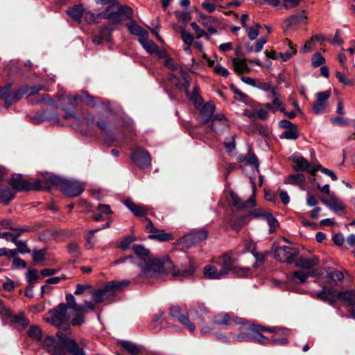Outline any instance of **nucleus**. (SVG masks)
Listing matches in <instances>:
<instances>
[{"mask_svg": "<svg viewBox=\"0 0 355 355\" xmlns=\"http://www.w3.org/2000/svg\"><path fill=\"white\" fill-rule=\"evenodd\" d=\"M24 94H26V98L31 104L46 103L52 107L55 105L60 107L67 112L64 116L65 119L74 118L75 114L73 110L78 109L83 105L91 107H97L101 110L100 112H103L107 115L112 114L109 102H102L98 98L89 95L86 91L71 96L61 90L57 94L55 99H52L49 94H40L39 90H14L12 93L7 92L6 105L9 106L20 100Z\"/></svg>", "mask_w": 355, "mask_h": 355, "instance_id": "f257e3e1", "label": "nucleus"}, {"mask_svg": "<svg viewBox=\"0 0 355 355\" xmlns=\"http://www.w3.org/2000/svg\"><path fill=\"white\" fill-rule=\"evenodd\" d=\"M132 249L135 254L136 263L133 265L141 268L138 277L140 278L157 277L163 273H171L173 276L184 278L191 276L195 268L191 261L186 268H175L173 262L168 258L152 259L150 251L144 245L134 244Z\"/></svg>", "mask_w": 355, "mask_h": 355, "instance_id": "f03ea898", "label": "nucleus"}, {"mask_svg": "<svg viewBox=\"0 0 355 355\" xmlns=\"http://www.w3.org/2000/svg\"><path fill=\"white\" fill-rule=\"evenodd\" d=\"M70 334L60 329L56 333V337L50 336L44 339L43 348L50 355H84L83 349L78 347L74 339L69 336Z\"/></svg>", "mask_w": 355, "mask_h": 355, "instance_id": "7ed1b4c3", "label": "nucleus"}, {"mask_svg": "<svg viewBox=\"0 0 355 355\" xmlns=\"http://www.w3.org/2000/svg\"><path fill=\"white\" fill-rule=\"evenodd\" d=\"M212 263L220 268L221 274L226 278L230 273L239 277H243L248 275L249 268L241 267L238 265L237 259L232 257V253L229 252L218 256L212 259Z\"/></svg>", "mask_w": 355, "mask_h": 355, "instance_id": "20e7f679", "label": "nucleus"}, {"mask_svg": "<svg viewBox=\"0 0 355 355\" xmlns=\"http://www.w3.org/2000/svg\"><path fill=\"white\" fill-rule=\"evenodd\" d=\"M49 316L45 318V321L52 325L60 328L62 327L64 333L71 334L69 321L71 315L69 312V307L64 303H60L53 309H50L48 313Z\"/></svg>", "mask_w": 355, "mask_h": 355, "instance_id": "39448f33", "label": "nucleus"}, {"mask_svg": "<svg viewBox=\"0 0 355 355\" xmlns=\"http://www.w3.org/2000/svg\"><path fill=\"white\" fill-rule=\"evenodd\" d=\"M189 102L198 110L199 116L203 123H208L214 116L215 105L211 102L204 103V99L198 90H184Z\"/></svg>", "mask_w": 355, "mask_h": 355, "instance_id": "423d86ee", "label": "nucleus"}, {"mask_svg": "<svg viewBox=\"0 0 355 355\" xmlns=\"http://www.w3.org/2000/svg\"><path fill=\"white\" fill-rule=\"evenodd\" d=\"M250 341L261 345H268V337L263 335L264 332L286 333V331L279 329L277 327H266L258 324H248Z\"/></svg>", "mask_w": 355, "mask_h": 355, "instance_id": "0eeeda50", "label": "nucleus"}, {"mask_svg": "<svg viewBox=\"0 0 355 355\" xmlns=\"http://www.w3.org/2000/svg\"><path fill=\"white\" fill-rule=\"evenodd\" d=\"M207 236L208 231L206 229L201 228L194 230L191 232L180 238L179 239V243L188 248L205 240Z\"/></svg>", "mask_w": 355, "mask_h": 355, "instance_id": "6e6552de", "label": "nucleus"}, {"mask_svg": "<svg viewBox=\"0 0 355 355\" xmlns=\"http://www.w3.org/2000/svg\"><path fill=\"white\" fill-rule=\"evenodd\" d=\"M63 178L55 175H46L43 179L33 183V190H50L53 187L60 189Z\"/></svg>", "mask_w": 355, "mask_h": 355, "instance_id": "1a4fd4ad", "label": "nucleus"}, {"mask_svg": "<svg viewBox=\"0 0 355 355\" xmlns=\"http://www.w3.org/2000/svg\"><path fill=\"white\" fill-rule=\"evenodd\" d=\"M144 221L146 223V230L150 233L148 235V238L150 239L165 242L171 241L174 239L173 234L166 233L164 230L156 228L149 218H145Z\"/></svg>", "mask_w": 355, "mask_h": 355, "instance_id": "9d476101", "label": "nucleus"}, {"mask_svg": "<svg viewBox=\"0 0 355 355\" xmlns=\"http://www.w3.org/2000/svg\"><path fill=\"white\" fill-rule=\"evenodd\" d=\"M60 190L68 196L76 197L83 192L84 186L78 181L63 179Z\"/></svg>", "mask_w": 355, "mask_h": 355, "instance_id": "9b49d317", "label": "nucleus"}, {"mask_svg": "<svg viewBox=\"0 0 355 355\" xmlns=\"http://www.w3.org/2000/svg\"><path fill=\"white\" fill-rule=\"evenodd\" d=\"M298 254L299 250L297 249L283 245L275 249V257L280 262L291 263L295 261L294 259L297 257Z\"/></svg>", "mask_w": 355, "mask_h": 355, "instance_id": "f8f14e48", "label": "nucleus"}, {"mask_svg": "<svg viewBox=\"0 0 355 355\" xmlns=\"http://www.w3.org/2000/svg\"><path fill=\"white\" fill-rule=\"evenodd\" d=\"M130 159L141 168H148L151 164V156L150 153L141 148L134 150L131 153Z\"/></svg>", "mask_w": 355, "mask_h": 355, "instance_id": "ddd939ff", "label": "nucleus"}, {"mask_svg": "<svg viewBox=\"0 0 355 355\" xmlns=\"http://www.w3.org/2000/svg\"><path fill=\"white\" fill-rule=\"evenodd\" d=\"M245 319L230 316L227 313H220L213 318V322L217 325L234 327L244 324Z\"/></svg>", "mask_w": 355, "mask_h": 355, "instance_id": "4468645a", "label": "nucleus"}, {"mask_svg": "<svg viewBox=\"0 0 355 355\" xmlns=\"http://www.w3.org/2000/svg\"><path fill=\"white\" fill-rule=\"evenodd\" d=\"M169 315L172 319L187 326L191 332L195 331V325L190 322L188 315L182 314V309L180 306H171L169 308Z\"/></svg>", "mask_w": 355, "mask_h": 355, "instance_id": "2eb2a0df", "label": "nucleus"}, {"mask_svg": "<svg viewBox=\"0 0 355 355\" xmlns=\"http://www.w3.org/2000/svg\"><path fill=\"white\" fill-rule=\"evenodd\" d=\"M114 295L115 292L109 282L101 289H93L92 296L94 302L98 304L112 299L114 297Z\"/></svg>", "mask_w": 355, "mask_h": 355, "instance_id": "dca6fc26", "label": "nucleus"}, {"mask_svg": "<svg viewBox=\"0 0 355 355\" xmlns=\"http://www.w3.org/2000/svg\"><path fill=\"white\" fill-rule=\"evenodd\" d=\"M295 163L293 168L295 171H307L314 175L319 169V166L311 164L303 157L295 156L293 158Z\"/></svg>", "mask_w": 355, "mask_h": 355, "instance_id": "f3484780", "label": "nucleus"}, {"mask_svg": "<svg viewBox=\"0 0 355 355\" xmlns=\"http://www.w3.org/2000/svg\"><path fill=\"white\" fill-rule=\"evenodd\" d=\"M229 121L223 114H216L213 116L211 128L214 132L220 134L229 129Z\"/></svg>", "mask_w": 355, "mask_h": 355, "instance_id": "a211bd4d", "label": "nucleus"}, {"mask_svg": "<svg viewBox=\"0 0 355 355\" xmlns=\"http://www.w3.org/2000/svg\"><path fill=\"white\" fill-rule=\"evenodd\" d=\"M331 94L329 91L318 92L316 94V101L313 104L312 110L314 114H319L324 112L327 106V101Z\"/></svg>", "mask_w": 355, "mask_h": 355, "instance_id": "6ab92c4d", "label": "nucleus"}, {"mask_svg": "<svg viewBox=\"0 0 355 355\" xmlns=\"http://www.w3.org/2000/svg\"><path fill=\"white\" fill-rule=\"evenodd\" d=\"M294 261L295 266L298 268L308 270V271H314L313 268L319 264V258L316 256L310 257L300 256L297 257Z\"/></svg>", "mask_w": 355, "mask_h": 355, "instance_id": "aec40b11", "label": "nucleus"}, {"mask_svg": "<svg viewBox=\"0 0 355 355\" xmlns=\"http://www.w3.org/2000/svg\"><path fill=\"white\" fill-rule=\"evenodd\" d=\"M123 204L128 210H130L132 214L137 217H143L146 216L148 211V209L146 206L137 204L130 198L124 200Z\"/></svg>", "mask_w": 355, "mask_h": 355, "instance_id": "412c9836", "label": "nucleus"}, {"mask_svg": "<svg viewBox=\"0 0 355 355\" xmlns=\"http://www.w3.org/2000/svg\"><path fill=\"white\" fill-rule=\"evenodd\" d=\"M336 291L327 286H323L322 289L315 294V297L330 305H334L336 302Z\"/></svg>", "mask_w": 355, "mask_h": 355, "instance_id": "4be33fe9", "label": "nucleus"}, {"mask_svg": "<svg viewBox=\"0 0 355 355\" xmlns=\"http://www.w3.org/2000/svg\"><path fill=\"white\" fill-rule=\"evenodd\" d=\"M230 202L232 205L237 209L252 208L255 206L254 196L243 201L236 193H232L230 194Z\"/></svg>", "mask_w": 355, "mask_h": 355, "instance_id": "5701e85b", "label": "nucleus"}, {"mask_svg": "<svg viewBox=\"0 0 355 355\" xmlns=\"http://www.w3.org/2000/svg\"><path fill=\"white\" fill-rule=\"evenodd\" d=\"M10 186L18 191L33 190V184H30L28 181L23 179L21 175H14L10 180Z\"/></svg>", "mask_w": 355, "mask_h": 355, "instance_id": "b1692460", "label": "nucleus"}, {"mask_svg": "<svg viewBox=\"0 0 355 355\" xmlns=\"http://www.w3.org/2000/svg\"><path fill=\"white\" fill-rule=\"evenodd\" d=\"M306 19V15L304 10L302 12L291 15L290 17L284 21L282 26L284 28H295L300 24H304Z\"/></svg>", "mask_w": 355, "mask_h": 355, "instance_id": "393cba45", "label": "nucleus"}, {"mask_svg": "<svg viewBox=\"0 0 355 355\" xmlns=\"http://www.w3.org/2000/svg\"><path fill=\"white\" fill-rule=\"evenodd\" d=\"M315 276V271L297 270L291 272L288 279L297 284H302L306 282L309 277Z\"/></svg>", "mask_w": 355, "mask_h": 355, "instance_id": "a878e982", "label": "nucleus"}, {"mask_svg": "<svg viewBox=\"0 0 355 355\" xmlns=\"http://www.w3.org/2000/svg\"><path fill=\"white\" fill-rule=\"evenodd\" d=\"M279 329L285 330L286 333L282 334L280 332H271L273 335L271 337H268V345L272 344L275 345H286L288 344V336L290 334V330L286 328L277 327Z\"/></svg>", "mask_w": 355, "mask_h": 355, "instance_id": "bb28decb", "label": "nucleus"}, {"mask_svg": "<svg viewBox=\"0 0 355 355\" xmlns=\"http://www.w3.org/2000/svg\"><path fill=\"white\" fill-rule=\"evenodd\" d=\"M198 21L202 26L207 29V33L209 34V36L210 35L216 33L217 30L214 27V24L217 22V21L214 17L210 16L201 15L199 17Z\"/></svg>", "mask_w": 355, "mask_h": 355, "instance_id": "cd10ccee", "label": "nucleus"}, {"mask_svg": "<svg viewBox=\"0 0 355 355\" xmlns=\"http://www.w3.org/2000/svg\"><path fill=\"white\" fill-rule=\"evenodd\" d=\"M240 325L241 327H236L237 326L233 327L235 331H239L241 333L238 334H232V340L237 342L250 341L248 324L246 323V321L245 320L244 324Z\"/></svg>", "mask_w": 355, "mask_h": 355, "instance_id": "c85d7f7f", "label": "nucleus"}, {"mask_svg": "<svg viewBox=\"0 0 355 355\" xmlns=\"http://www.w3.org/2000/svg\"><path fill=\"white\" fill-rule=\"evenodd\" d=\"M112 30L108 27H102L99 31L94 35L92 41L95 44H101L103 42H110Z\"/></svg>", "mask_w": 355, "mask_h": 355, "instance_id": "c756f323", "label": "nucleus"}, {"mask_svg": "<svg viewBox=\"0 0 355 355\" xmlns=\"http://www.w3.org/2000/svg\"><path fill=\"white\" fill-rule=\"evenodd\" d=\"M203 273L206 278L210 279H220L225 278L223 274H221L220 270H218L217 267L213 265L205 266Z\"/></svg>", "mask_w": 355, "mask_h": 355, "instance_id": "7c9ffc66", "label": "nucleus"}, {"mask_svg": "<svg viewBox=\"0 0 355 355\" xmlns=\"http://www.w3.org/2000/svg\"><path fill=\"white\" fill-rule=\"evenodd\" d=\"M272 97L273 98L272 103H268L265 105V107L272 110V112H275L277 110L283 111L284 108L282 107V100L280 98L279 95H277L275 90H270Z\"/></svg>", "mask_w": 355, "mask_h": 355, "instance_id": "2f4dec72", "label": "nucleus"}, {"mask_svg": "<svg viewBox=\"0 0 355 355\" xmlns=\"http://www.w3.org/2000/svg\"><path fill=\"white\" fill-rule=\"evenodd\" d=\"M139 42L142 45L144 49L149 53H154L157 50V45L153 41L148 39V33L146 34L142 37L138 39Z\"/></svg>", "mask_w": 355, "mask_h": 355, "instance_id": "473e14b6", "label": "nucleus"}, {"mask_svg": "<svg viewBox=\"0 0 355 355\" xmlns=\"http://www.w3.org/2000/svg\"><path fill=\"white\" fill-rule=\"evenodd\" d=\"M67 12L75 21L80 24L83 15L84 9L81 5H75L69 8Z\"/></svg>", "mask_w": 355, "mask_h": 355, "instance_id": "72a5a7b5", "label": "nucleus"}, {"mask_svg": "<svg viewBox=\"0 0 355 355\" xmlns=\"http://www.w3.org/2000/svg\"><path fill=\"white\" fill-rule=\"evenodd\" d=\"M121 17L120 10L118 7L116 10L110 8L103 13V17L104 19L112 21L115 24H118L121 21Z\"/></svg>", "mask_w": 355, "mask_h": 355, "instance_id": "f704fd0d", "label": "nucleus"}, {"mask_svg": "<svg viewBox=\"0 0 355 355\" xmlns=\"http://www.w3.org/2000/svg\"><path fill=\"white\" fill-rule=\"evenodd\" d=\"M337 297L339 300L345 302L349 306H355V291L354 290L340 292L338 294Z\"/></svg>", "mask_w": 355, "mask_h": 355, "instance_id": "c9c22d12", "label": "nucleus"}, {"mask_svg": "<svg viewBox=\"0 0 355 355\" xmlns=\"http://www.w3.org/2000/svg\"><path fill=\"white\" fill-rule=\"evenodd\" d=\"M232 65L234 71L237 73H243L250 71V68L244 59L234 58Z\"/></svg>", "mask_w": 355, "mask_h": 355, "instance_id": "e433bc0d", "label": "nucleus"}, {"mask_svg": "<svg viewBox=\"0 0 355 355\" xmlns=\"http://www.w3.org/2000/svg\"><path fill=\"white\" fill-rule=\"evenodd\" d=\"M126 26L130 33L137 35L139 38L148 33L145 29L137 25L135 21H132L130 23L127 24Z\"/></svg>", "mask_w": 355, "mask_h": 355, "instance_id": "4c0bfd02", "label": "nucleus"}, {"mask_svg": "<svg viewBox=\"0 0 355 355\" xmlns=\"http://www.w3.org/2000/svg\"><path fill=\"white\" fill-rule=\"evenodd\" d=\"M285 42L287 43L289 50L285 53H279V58H281L284 62L289 60L293 55L297 53L296 46L288 39H286Z\"/></svg>", "mask_w": 355, "mask_h": 355, "instance_id": "58836bf2", "label": "nucleus"}, {"mask_svg": "<svg viewBox=\"0 0 355 355\" xmlns=\"http://www.w3.org/2000/svg\"><path fill=\"white\" fill-rule=\"evenodd\" d=\"M329 208L338 214H340L345 208V204L335 196H331V202Z\"/></svg>", "mask_w": 355, "mask_h": 355, "instance_id": "ea45409f", "label": "nucleus"}, {"mask_svg": "<svg viewBox=\"0 0 355 355\" xmlns=\"http://www.w3.org/2000/svg\"><path fill=\"white\" fill-rule=\"evenodd\" d=\"M135 241H136V238L134 236H126L120 241L117 242L116 247L119 249H121L123 251L128 250V249H130L131 244Z\"/></svg>", "mask_w": 355, "mask_h": 355, "instance_id": "a19ab883", "label": "nucleus"}, {"mask_svg": "<svg viewBox=\"0 0 355 355\" xmlns=\"http://www.w3.org/2000/svg\"><path fill=\"white\" fill-rule=\"evenodd\" d=\"M300 133L297 125L288 130H285L281 135L280 138L289 140H295L299 137Z\"/></svg>", "mask_w": 355, "mask_h": 355, "instance_id": "79ce46f5", "label": "nucleus"}, {"mask_svg": "<svg viewBox=\"0 0 355 355\" xmlns=\"http://www.w3.org/2000/svg\"><path fill=\"white\" fill-rule=\"evenodd\" d=\"M121 346L128 352L131 355H137L139 353V347L134 343L127 341L121 340L120 342Z\"/></svg>", "mask_w": 355, "mask_h": 355, "instance_id": "37998d69", "label": "nucleus"}, {"mask_svg": "<svg viewBox=\"0 0 355 355\" xmlns=\"http://www.w3.org/2000/svg\"><path fill=\"white\" fill-rule=\"evenodd\" d=\"M18 230H17L18 232L16 234H11L10 232H3L2 233V238L7 240V241H10L12 242H15L17 239L23 233V232H28V231H31V229L28 227V228H21V229H18Z\"/></svg>", "mask_w": 355, "mask_h": 355, "instance_id": "c03bdc74", "label": "nucleus"}, {"mask_svg": "<svg viewBox=\"0 0 355 355\" xmlns=\"http://www.w3.org/2000/svg\"><path fill=\"white\" fill-rule=\"evenodd\" d=\"M13 198V194L7 187H0V202L8 203Z\"/></svg>", "mask_w": 355, "mask_h": 355, "instance_id": "a18cd8bd", "label": "nucleus"}, {"mask_svg": "<svg viewBox=\"0 0 355 355\" xmlns=\"http://www.w3.org/2000/svg\"><path fill=\"white\" fill-rule=\"evenodd\" d=\"M180 33L181 35V37L184 42V43L188 46H190L193 42V35L187 31L185 28L184 27H179Z\"/></svg>", "mask_w": 355, "mask_h": 355, "instance_id": "49530a36", "label": "nucleus"}, {"mask_svg": "<svg viewBox=\"0 0 355 355\" xmlns=\"http://www.w3.org/2000/svg\"><path fill=\"white\" fill-rule=\"evenodd\" d=\"M27 334L30 338L36 340H40L42 338V330L38 326H31Z\"/></svg>", "mask_w": 355, "mask_h": 355, "instance_id": "de8ad7c7", "label": "nucleus"}, {"mask_svg": "<svg viewBox=\"0 0 355 355\" xmlns=\"http://www.w3.org/2000/svg\"><path fill=\"white\" fill-rule=\"evenodd\" d=\"M305 176L302 173L291 175L285 181L286 184H302L305 182Z\"/></svg>", "mask_w": 355, "mask_h": 355, "instance_id": "09e8293b", "label": "nucleus"}, {"mask_svg": "<svg viewBox=\"0 0 355 355\" xmlns=\"http://www.w3.org/2000/svg\"><path fill=\"white\" fill-rule=\"evenodd\" d=\"M93 288L90 284H76V289L74 291V294L76 295H82L85 293H87L92 295Z\"/></svg>", "mask_w": 355, "mask_h": 355, "instance_id": "8fccbe9b", "label": "nucleus"}, {"mask_svg": "<svg viewBox=\"0 0 355 355\" xmlns=\"http://www.w3.org/2000/svg\"><path fill=\"white\" fill-rule=\"evenodd\" d=\"M327 277L330 281H339L341 282L344 279V275L342 272L337 270L331 269L327 270Z\"/></svg>", "mask_w": 355, "mask_h": 355, "instance_id": "3c124183", "label": "nucleus"}, {"mask_svg": "<svg viewBox=\"0 0 355 355\" xmlns=\"http://www.w3.org/2000/svg\"><path fill=\"white\" fill-rule=\"evenodd\" d=\"M46 254V250L45 249L34 250L33 252V260L35 263H39L44 260Z\"/></svg>", "mask_w": 355, "mask_h": 355, "instance_id": "603ef678", "label": "nucleus"}, {"mask_svg": "<svg viewBox=\"0 0 355 355\" xmlns=\"http://www.w3.org/2000/svg\"><path fill=\"white\" fill-rule=\"evenodd\" d=\"M265 218L270 226V232H273L279 225L277 220L270 212L266 214Z\"/></svg>", "mask_w": 355, "mask_h": 355, "instance_id": "864d4df0", "label": "nucleus"}, {"mask_svg": "<svg viewBox=\"0 0 355 355\" xmlns=\"http://www.w3.org/2000/svg\"><path fill=\"white\" fill-rule=\"evenodd\" d=\"M191 26L195 31V33H196L197 38H200L202 37H205L207 40H210V36L209 35V34L207 32H205V31H203L202 29H201L197 23H196V22L191 23Z\"/></svg>", "mask_w": 355, "mask_h": 355, "instance_id": "5fc2aeb1", "label": "nucleus"}, {"mask_svg": "<svg viewBox=\"0 0 355 355\" xmlns=\"http://www.w3.org/2000/svg\"><path fill=\"white\" fill-rule=\"evenodd\" d=\"M234 101H241L243 103L248 105L250 102V98L243 93L241 90H234Z\"/></svg>", "mask_w": 355, "mask_h": 355, "instance_id": "6e6d98bb", "label": "nucleus"}, {"mask_svg": "<svg viewBox=\"0 0 355 355\" xmlns=\"http://www.w3.org/2000/svg\"><path fill=\"white\" fill-rule=\"evenodd\" d=\"M67 305L75 311H78L80 309L79 305L76 304L74 296L72 294H67L66 295Z\"/></svg>", "mask_w": 355, "mask_h": 355, "instance_id": "4d7b16f0", "label": "nucleus"}, {"mask_svg": "<svg viewBox=\"0 0 355 355\" xmlns=\"http://www.w3.org/2000/svg\"><path fill=\"white\" fill-rule=\"evenodd\" d=\"M325 62L324 58L320 53H315L311 58V64L314 67H318Z\"/></svg>", "mask_w": 355, "mask_h": 355, "instance_id": "13d9d810", "label": "nucleus"}, {"mask_svg": "<svg viewBox=\"0 0 355 355\" xmlns=\"http://www.w3.org/2000/svg\"><path fill=\"white\" fill-rule=\"evenodd\" d=\"M261 26L259 24H256L255 27H248L246 29L248 36L251 40H255L259 35V30Z\"/></svg>", "mask_w": 355, "mask_h": 355, "instance_id": "bf43d9fd", "label": "nucleus"}, {"mask_svg": "<svg viewBox=\"0 0 355 355\" xmlns=\"http://www.w3.org/2000/svg\"><path fill=\"white\" fill-rule=\"evenodd\" d=\"M164 66L171 71H177L179 69L178 64L172 58L168 57L164 62Z\"/></svg>", "mask_w": 355, "mask_h": 355, "instance_id": "052dcab7", "label": "nucleus"}, {"mask_svg": "<svg viewBox=\"0 0 355 355\" xmlns=\"http://www.w3.org/2000/svg\"><path fill=\"white\" fill-rule=\"evenodd\" d=\"M17 254L16 249L0 248V257H7L9 258H15Z\"/></svg>", "mask_w": 355, "mask_h": 355, "instance_id": "680f3d73", "label": "nucleus"}, {"mask_svg": "<svg viewBox=\"0 0 355 355\" xmlns=\"http://www.w3.org/2000/svg\"><path fill=\"white\" fill-rule=\"evenodd\" d=\"M121 16L124 15L128 19H132L133 15L132 9L128 6H119Z\"/></svg>", "mask_w": 355, "mask_h": 355, "instance_id": "e2e57ef3", "label": "nucleus"}, {"mask_svg": "<svg viewBox=\"0 0 355 355\" xmlns=\"http://www.w3.org/2000/svg\"><path fill=\"white\" fill-rule=\"evenodd\" d=\"M68 252L71 256L74 257H78L80 254V247L78 245V244L75 243H71L69 244Z\"/></svg>", "mask_w": 355, "mask_h": 355, "instance_id": "0e129e2a", "label": "nucleus"}, {"mask_svg": "<svg viewBox=\"0 0 355 355\" xmlns=\"http://www.w3.org/2000/svg\"><path fill=\"white\" fill-rule=\"evenodd\" d=\"M112 285V288L114 289V292H116L118 290L121 289L122 288L127 286L129 284V282L127 280H123V281H112L110 282Z\"/></svg>", "mask_w": 355, "mask_h": 355, "instance_id": "69168bd1", "label": "nucleus"}, {"mask_svg": "<svg viewBox=\"0 0 355 355\" xmlns=\"http://www.w3.org/2000/svg\"><path fill=\"white\" fill-rule=\"evenodd\" d=\"M38 277L39 276L35 269L31 268H28L26 274V278L28 282H35L38 279Z\"/></svg>", "mask_w": 355, "mask_h": 355, "instance_id": "338daca9", "label": "nucleus"}, {"mask_svg": "<svg viewBox=\"0 0 355 355\" xmlns=\"http://www.w3.org/2000/svg\"><path fill=\"white\" fill-rule=\"evenodd\" d=\"M214 71L216 74L223 77H227L230 73L228 70L220 64H216L214 66Z\"/></svg>", "mask_w": 355, "mask_h": 355, "instance_id": "774afa93", "label": "nucleus"}]
</instances>
